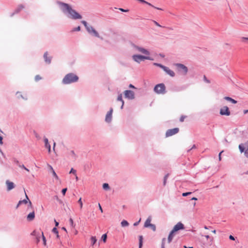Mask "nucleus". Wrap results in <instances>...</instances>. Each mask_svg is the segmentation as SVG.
<instances>
[{
  "instance_id": "1",
  "label": "nucleus",
  "mask_w": 248,
  "mask_h": 248,
  "mask_svg": "<svg viewBox=\"0 0 248 248\" xmlns=\"http://www.w3.org/2000/svg\"><path fill=\"white\" fill-rule=\"evenodd\" d=\"M56 3L58 5L62 13L68 18L77 20L82 18V16L75 9H73L71 5L69 4L60 0H56Z\"/></svg>"
},
{
  "instance_id": "2",
  "label": "nucleus",
  "mask_w": 248,
  "mask_h": 248,
  "mask_svg": "<svg viewBox=\"0 0 248 248\" xmlns=\"http://www.w3.org/2000/svg\"><path fill=\"white\" fill-rule=\"evenodd\" d=\"M78 77L73 73L66 74L63 78L62 83L64 85L70 84L77 82L78 80Z\"/></svg>"
},
{
  "instance_id": "3",
  "label": "nucleus",
  "mask_w": 248,
  "mask_h": 248,
  "mask_svg": "<svg viewBox=\"0 0 248 248\" xmlns=\"http://www.w3.org/2000/svg\"><path fill=\"white\" fill-rule=\"evenodd\" d=\"M132 59L135 62L140 63L141 62L145 60L153 61L154 59L152 57L148 56H143L140 54H135L132 56Z\"/></svg>"
},
{
  "instance_id": "4",
  "label": "nucleus",
  "mask_w": 248,
  "mask_h": 248,
  "mask_svg": "<svg viewBox=\"0 0 248 248\" xmlns=\"http://www.w3.org/2000/svg\"><path fill=\"white\" fill-rule=\"evenodd\" d=\"M154 91L157 94H164L166 92V87L163 83L158 84L155 86Z\"/></svg>"
},
{
  "instance_id": "5",
  "label": "nucleus",
  "mask_w": 248,
  "mask_h": 248,
  "mask_svg": "<svg viewBox=\"0 0 248 248\" xmlns=\"http://www.w3.org/2000/svg\"><path fill=\"white\" fill-rule=\"evenodd\" d=\"M178 71L184 75H186L188 72L187 67L184 64L182 63H177L175 64Z\"/></svg>"
},
{
  "instance_id": "6",
  "label": "nucleus",
  "mask_w": 248,
  "mask_h": 248,
  "mask_svg": "<svg viewBox=\"0 0 248 248\" xmlns=\"http://www.w3.org/2000/svg\"><path fill=\"white\" fill-rule=\"evenodd\" d=\"M87 31L89 33L90 35L101 38L102 39V37H100L98 32L94 29V28L91 25H90L87 29Z\"/></svg>"
},
{
  "instance_id": "7",
  "label": "nucleus",
  "mask_w": 248,
  "mask_h": 248,
  "mask_svg": "<svg viewBox=\"0 0 248 248\" xmlns=\"http://www.w3.org/2000/svg\"><path fill=\"white\" fill-rule=\"evenodd\" d=\"M132 46L134 48L136 49L139 52H140L144 54L147 55L148 56H149L148 55H149L150 54V52L148 50L145 49L143 47L135 45L134 44H132Z\"/></svg>"
},
{
  "instance_id": "8",
  "label": "nucleus",
  "mask_w": 248,
  "mask_h": 248,
  "mask_svg": "<svg viewBox=\"0 0 248 248\" xmlns=\"http://www.w3.org/2000/svg\"><path fill=\"white\" fill-rule=\"evenodd\" d=\"M219 113L221 115L230 116L231 112L227 106H224L220 109Z\"/></svg>"
},
{
  "instance_id": "9",
  "label": "nucleus",
  "mask_w": 248,
  "mask_h": 248,
  "mask_svg": "<svg viewBox=\"0 0 248 248\" xmlns=\"http://www.w3.org/2000/svg\"><path fill=\"white\" fill-rule=\"evenodd\" d=\"M124 96L125 98L132 100L135 98V93L133 91L131 90H126L124 92Z\"/></svg>"
},
{
  "instance_id": "10",
  "label": "nucleus",
  "mask_w": 248,
  "mask_h": 248,
  "mask_svg": "<svg viewBox=\"0 0 248 248\" xmlns=\"http://www.w3.org/2000/svg\"><path fill=\"white\" fill-rule=\"evenodd\" d=\"M179 131L178 128L168 129L166 132V137H168L177 134Z\"/></svg>"
},
{
  "instance_id": "11",
  "label": "nucleus",
  "mask_w": 248,
  "mask_h": 248,
  "mask_svg": "<svg viewBox=\"0 0 248 248\" xmlns=\"http://www.w3.org/2000/svg\"><path fill=\"white\" fill-rule=\"evenodd\" d=\"M184 225L182 222H179L173 227L172 230L175 232L178 231L184 230Z\"/></svg>"
},
{
  "instance_id": "12",
  "label": "nucleus",
  "mask_w": 248,
  "mask_h": 248,
  "mask_svg": "<svg viewBox=\"0 0 248 248\" xmlns=\"http://www.w3.org/2000/svg\"><path fill=\"white\" fill-rule=\"evenodd\" d=\"M112 112H113V108H110L109 110L107 112L106 117H105V121L107 123H110L112 121Z\"/></svg>"
},
{
  "instance_id": "13",
  "label": "nucleus",
  "mask_w": 248,
  "mask_h": 248,
  "mask_svg": "<svg viewBox=\"0 0 248 248\" xmlns=\"http://www.w3.org/2000/svg\"><path fill=\"white\" fill-rule=\"evenodd\" d=\"M48 52L46 51L44 53L43 58L45 62L47 64H50L51 62L52 57L48 56Z\"/></svg>"
},
{
  "instance_id": "14",
  "label": "nucleus",
  "mask_w": 248,
  "mask_h": 248,
  "mask_svg": "<svg viewBox=\"0 0 248 248\" xmlns=\"http://www.w3.org/2000/svg\"><path fill=\"white\" fill-rule=\"evenodd\" d=\"M25 8V6L23 4L19 5L15 9L13 13H11L10 16L11 17L13 16L15 14L19 13L22 9Z\"/></svg>"
},
{
  "instance_id": "15",
  "label": "nucleus",
  "mask_w": 248,
  "mask_h": 248,
  "mask_svg": "<svg viewBox=\"0 0 248 248\" xmlns=\"http://www.w3.org/2000/svg\"><path fill=\"white\" fill-rule=\"evenodd\" d=\"M6 184L7 185V189L8 191H10V190H12L15 186L14 183L12 182L9 181V180H7L6 181Z\"/></svg>"
},
{
  "instance_id": "16",
  "label": "nucleus",
  "mask_w": 248,
  "mask_h": 248,
  "mask_svg": "<svg viewBox=\"0 0 248 248\" xmlns=\"http://www.w3.org/2000/svg\"><path fill=\"white\" fill-rule=\"evenodd\" d=\"M25 195H26V199H24L23 200H20L17 204L16 205V209L18 208V207L22 204L24 203V204H27L28 203V200H29V199L28 197V196L27 195V194L25 193Z\"/></svg>"
},
{
  "instance_id": "17",
  "label": "nucleus",
  "mask_w": 248,
  "mask_h": 248,
  "mask_svg": "<svg viewBox=\"0 0 248 248\" xmlns=\"http://www.w3.org/2000/svg\"><path fill=\"white\" fill-rule=\"evenodd\" d=\"M35 218V213L33 211L32 212L29 213L27 216V220L28 221H32Z\"/></svg>"
},
{
  "instance_id": "18",
  "label": "nucleus",
  "mask_w": 248,
  "mask_h": 248,
  "mask_svg": "<svg viewBox=\"0 0 248 248\" xmlns=\"http://www.w3.org/2000/svg\"><path fill=\"white\" fill-rule=\"evenodd\" d=\"M44 140L45 142V146L48 149V152L50 153L51 151V146L48 142V140L46 137H44Z\"/></svg>"
},
{
  "instance_id": "19",
  "label": "nucleus",
  "mask_w": 248,
  "mask_h": 248,
  "mask_svg": "<svg viewBox=\"0 0 248 248\" xmlns=\"http://www.w3.org/2000/svg\"><path fill=\"white\" fill-rule=\"evenodd\" d=\"M164 71H165L168 75H169L171 77H174L175 76L174 72L173 71L170 69L168 67H166Z\"/></svg>"
},
{
  "instance_id": "20",
  "label": "nucleus",
  "mask_w": 248,
  "mask_h": 248,
  "mask_svg": "<svg viewBox=\"0 0 248 248\" xmlns=\"http://www.w3.org/2000/svg\"><path fill=\"white\" fill-rule=\"evenodd\" d=\"M151 217H149L144 223V227L145 228L149 227L151 225V224H152V223H151Z\"/></svg>"
},
{
  "instance_id": "21",
  "label": "nucleus",
  "mask_w": 248,
  "mask_h": 248,
  "mask_svg": "<svg viewBox=\"0 0 248 248\" xmlns=\"http://www.w3.org/2000/svg\"><path fill=\"white\" fill-rule=\"evenodd\" d=\"M16 95L17 98L18 99L22 98V99H23L24 100H27L28 99L27 97L26 96H23L21 94V92H17L16 93Z\"/></svg>"
},
{
  "instance_id": "22",
  "label": "nucleus",
  "mask_w": 248,
  "mask_h": 248,
  "mask_svg": "<svg viewBox=\"0 0 248 248\" xmlns=\"http://www.w3.org/2000/svg\"><path fill=\"white\" fill-rule=\"evenodd\" d=\"M174 233L175 232H174L172 230L170 232L168 238V241L169 243H170L172 241V238L174 235Z\"/></svg>"
},
{
  "instance_id": "23",
  "label": "nucleus",
  "mask_w": 248,
  "mask_h": 248,
  "mask_svg": "<svg viewBox=\"0 0 248 248\" xmlns=\"http://www.w3.org/2000/svg\"><path fill=\"white\" fill-rule=\"evenodd\" d=\"M224 99L227 100V101H230L231 102H232V104H236L237 103V101L233 99V98L230 97H229V96H226L224 98Z\"/></svg>"
},
{
  "instance_id": "24",
  "label": "nucleus",
  "mask_w": 248,
  "mask_h": 248,
  "mask_svg": "<svg viewBox=\"0 0 248 248\" xmlns=\"http://www.w3.org/2000/svg\"><path fill=\"white\" fill-rule=\"evenodd\" d=\"M143 236L142 235H140L139 237V248H142L143 246Z\"/></svg>"
},
{
  "instance_id": "25",
  "label": "nucleus",
  "mask_w": 248,
  "mask_h": 248,
  "mask_svg": "<svg viewBox=\"0 0 248 248\" xmlns=\"http://www.w3.org/2000/svg\"><path fill=\"white\" fill-rule=\"evenodd\" d=\"M169 175H170V174L167 173L164 176V177L163 178V186H165L166 185L168 177H169Z\"/></svg>"
},
{
  "instance_id": "26",
  "label": "nucleus",
  "mask_w": 248,
  "mask_h": 248,
  "mask_svg": "<svg viewBox=\"0 0 248 248\" xmlns=\"http://www.w3.org/2000/svg\"><path fill=\"white\" fill-rule=\"evenodd\" d=\"M121 225L122 227H127L129 226V223L128 222V221L127 220L124 219L121 222Z\"/></svg>"
},
{
  "instance_id": "27",
  "label": "nucleus",
  "mask_w": 248,
  "mask_h": 248,
  "mask_svg": "<svg viewBox=\"0 0 248 248\" xmlns=\"http://www.w3.org/2000/svg\"><path fill=\"white\" fill-rule=\"evenodd\" d=\"M92 245L93 246L97 242V239L95 236H92L91 238Z\"/></svg>"
},
{
  "instance_id": "28",
  "label": "nucleus",
  "mask_w": 248,
  "mask_h": 248,
  "mask_svg": "<svg viewBox=\"0 0 248 248\" xmlns=\"http://www.w3.org/2000/svg\"><path fill=\"white\" fill-rule=\"evenodd\" d=\"M239 150H240V152L242 153H243L245 150V147H244V145L242 143L240 144L239 145Z\"/></svg>"
},
{
  "instance_id": "29",
  "label": "nucleus",
  "mask_w": 248,
  "mask_h": 248,
  "mask_svg": "<svg viewBox=\"0 0 248 248\" xmlns=\"http://www.w3.org/2000/svg\"><path fill=\"white\" fill-rule=\"evenodd\" d=\"M103 188L105 190H108L110 189V187L108 183H104L103 184Z\"/></svg>"
},
{
  "instance_id": "30",
  "label": "nucleus",
  "mask_w": 248,
  "mask_h": 248,
  "mask_svg": "<svg viewBox=\"0 0 248 248\" xmlns=\"http://www.w3.org/2000/svg\"><path fill=\"white\" fill-rule=\"evenodd\" d=\"M154 65H155V66H157L161 68H162L163 70H164V69L166 68V66L160 64V63H154Z\"/></svg>"
},
{
  "instance_id": "31",
  "label": "nucleus",
  "mask_w": 248,
  "mask_h": 248,
  "mask_svg": "<svg viewBox=\"0 0 248 248\" xmlns=\"http://www.w3.org/2000/svg\"><path fill=\"white\" fill-rule=\"evenodd\" d=\"M144 3V4H147V5H149V6H150L152 7H154V8L156 9H157V10H163V9L160 8H158V7H155V6H154L153 5H152L151 3H150L146 1V2H145V3Z\"/></svg>"
},
{
  "instance_id": "32",
  "label": "nucleus",
  "mask_w": 248,
  "mask_h": 248,
  "mask_svg": "<svg viewBox=\"0 0 248 248\" xmlns=\"http://www.w3.org/2000/svg\"><path fill=\"white\" fill-rule=\"evenodd\" d=\"M70 155L72 156L74 160H76L77 158V155L75 154L74 151L73 150H72L70 152Z\"/></svg>"
},
{
  "instance_id": "33",
  "label": "nucleus",
  "mask_w": 248,
  "mask_h": 248,
  "mask_svg": "<svg viewBox=\"0 0 248 248\" xmlns=\"http://www.w3.org/2000/svg\"><path fill=\"white\" fill-rule=\"evenodd\" d=\"M107 239V233L103 234L101 237V240L103 241L104 243H105V242H106Z\"/></svg>"
},
{
  "instance_id": "34",
  "label": "nucleus",
  "mask_w": 248,
  "mask_h": 248,
  "mask_svg": "<svg viewBox=\"0 0 248 248\" xmlns=\"http://www.w3.org/2000/svg\"><path fill=\"white\" fill-rule=\"evenodd\" d=\"M241 39L242 42L248 44V37H241Z\"/></svg>"
},
{
  "instance_id": "35",
  "label": "nucleus",
  "mask_w": 248,
  "mask_h": 248,
  "mask_svg": "<svg viewBox=\"0 0 248 248\" xmlns=\"http://www.w3.org/2000/svg\"><path fill=\"white\" fill-rule=\"evenodd\" d=\"M81 23H82V24H83V25L84 26V27H85V28L86 30V29H87V28H88L90 26V25H89V24H88V23H87L86 21H85V20H82V21H81Z\"/></svg>"
},
{
  "instance_id": "36",
  "label": "nucleus",
  "mask_w": 248,
  "mask_h": 248,
  "mask_svg": "<svg viewBox=\"0 0 248 248\" xmlns=\"http://www.w3.org/2000/svg\"><path fill=\"white\" fill-rule=\"evenodd\" d=\"M69 222H70V226L74 228L75 227V224L74 223V221H73V220L72 218H70L69 219Z\"/></svg>"
},
{
  "instance_id": "37",
  "label": "nucleus",
  "mask_w": 248,
  "mask_h": 248,
  "mask_svg": "<svg viewBox=\"0 0 248 248\" xmlns=\"http://www.w3.org/2000/svg\"><path fill=\"white\" fill-rule=\"evenodd\" d=\"M151 229L154 231L155 232L156 231V226L155 224H151L150 227Z\"/></svg>"
},
{
  "instance_id": "38",
  "label": "nucleus",
  "mask_w": 248,
  "mask_h": 248,
  "mask_svg": "<svg viewBox=\"0 0 248 248\" xmlns=\"http://www.w3.org/2000/svg\"><path fill=\"white\" fill-rule=\"evenodd\" d=\"M117 100L119 101H121L122 102H123V101H124V100H123L122 94H120L118 95V98H117Z\"/></svg>"
},
{
  "instance_id": "39",
  "label": "nucleus",
  "mask_w": 248,
  "mask_h": 248,
  "mask_svg": "<svg viewBox=\"0 0 248 248\" xmlns=\"http://www.w3.org/2000/svg\"><path fill=\"white\" fill-rule=\"evenodd\" d=\"M78 203L80 205V209H81L82 208V206H83V203H82V201H81V198H79V199L78 200Z\"/></svg>"
},
{
  "instance_id": "40",
  "label": "nucleus",
  "mask_w": 248,
  "mask_h": 248,
  "mask_svg": "<svg viewBox=\"0 0 248 248\" xmlns=\"http://www.w3.org/2000/svg\"><path fill=\"white\" fill-rule=\"evenodd\" d=\"M34 79L36 81H38L39 80L41 79L42 78L39 75H37L35 76Z\"/></svg>"
},
{
  "instance_id": "41",
  "label": "nucleus",
  "mask_w": 248,
  "mask_h": 248,
  "mask_svg": "<svg viewBox=\"0 0 248 248\" xmlns=\"http://www.w3.org/2000/svg\"><path fill=\"white\" fill-rule=\"evenodd\" d=\"M52 232L56 234H58V233H59V232L56 227L53 228Z\"/></svg>"
},
{
  "instance_id": "42",
  "label": "nucleus",
  "mask_w": 248,
  "mask_h": 248,
  "mask_svg": "<svg viewBox=\"0 0 248 248\" xmlns=\"http://www.w3.org/2000/svg\"><path fill=\"white\" fill-rule=\"evenodd\" d=\"M192 193L191 192H184L182 193V196L183 197H186L188 195H190Z\"/></svg>"
},
{
  "instance_id": "43",
  "label": "nucleus",
  "mask_w": 248,
  "mask_h": 248,
  "mask_svg": "<svg viewBox=\"0 0 248 248\" xmlns=\"http://www.w3.org/2000/svg\"><path fill=\"white\" fill-rule=\"evenodd\" d=\"M80 26H78L76 28H75L73 29V31H80Z\"/></svg>"
},
{
  "instance_id": "44",
  "label": "nucleus",
  "mask_w": 248,
  "mask_h": 248,
  "mask_svg": "<svg viewBox=\"0 0 248 248\" xmlns=\"http://www.w3.org/2000/svg\"><path fill=\"white\" fill-rule=\"evenodd\" d=\"M52 172V174H53V176L57 179H59V177L57 175V174H56V173L55 172V171H54V170H53V171Z\"/></svg>"
},
{
  "instance_id": "45",
  "label": "nucleus",
  "mask_w": 248,
  "mask_h": 248,
  "mask_svg": "<svg viewBox=\"0 0 248 248\" xmlns=\"http://www.w3.org/2000/svg\"><path fill=\"white\" fill-rule=\"evenodd\" d=\"M19 167L21 168H22L24 170H26L28 171H29V170L24 165H19Z\"/></svg>"
},
{
  "instance_id": "46",
  "label": "nucleus",
  "mask_w": 248,
  "mask_h": 248,
  "mask_svg": "<svg viewBox=\"0 0 248 248\" xmlns=\"http://www.w3.org/2000/svg\"><path fill=\"white\" fill-rule=\"evenodd\" d=\"M67 190V188H63L62 189V193L63 195H65Z\"/></svg>"
},
{
  "instance_id": "47",
  "label": "nucleus",
  "mask_w": 248,
  "mask_h": 248,
  "mask_svg": "<svg viewBox=\"0 0 248 248\" xmlns=\"http://www.w3.org/2000/svg\"><path fill=\"white\" fill-rule=\"evenodd\" d=\"M70 173H73L74 174H76V170L74 169L73 168H72L69 172Z\"/></svg>"
},
{
  "instance_id": "48",
  "label": "nucleus",
  "mask_w": 248,
  "mask_h": 248,
  "mask_svg": "<svg viewBox=\"0 0 248 248\" xmlns=\"http://www.w3.org/2000/svg\"><path fill=\"white\" fill-rule=\"evenodd\" d=\"M29 201V204H28V209L29 208H33L31 202L29 200H28V202Z\"/></svg>"
},
{
  "instance_id": "49",
  "label": "nucleus",
  "mask_w": 248,
  "mask_h": 248,
  "mask_svg": "<svg viewBox=\"0 0 248 248\" xmlns=\"http://www.w3.org/2000/svg\"><path fill=\"white\" fill-rule=\"evenodd\" d=\"M42 236H43V241L44 245H46V239L45 237L44 236L43 232H42Z\"/></svg>"
},
{
  "instance_id": "50",
  "label": "nucleus",
  "mask_w": 248,
  "mask_h": 248,
  "mask_svg": "<svg viewBox=\"0 0 248 248\" xmlns=\"http://www.w3.org/2000/svg\"><path fill=\"white\" fill-rule=\"evenodd\" d=\"M14 162H15L16 165L17 166H18L19 167V165H20L21 164H20V163H19L18 160H17L16 159H15L14 160Z\"/></svg>"
},
{
  "instance_id": "51",
  "label": "nucleus",
  "mask_w": 248,
  "mask_h": 248,
  "mask_svg": "<svg viewBox=\"0 0 248 248\" xmlns=\"http://www.w3.org/2000/svg\"><path fill=\"white\" fill-rule=\"evenodd\" d=\"M119 10L123 12H127L129 11L128 9H124L121 8H119Z\"/></svg>"
},
{
  "instance_id": "52",
  "label": "nucleus",
  "mask_w": 248,
  "mask_h": 248,
  "mask_svg": "<svg viewBox=\"0 0 248 248\" xmlns=\"http://www.w3.org/2000/svg\"><path fill=\"white\" fill-rule=\"evenodd\" d=\"M165 240V238H164L162 239V242L161 244V248H165V244H164V242Z\"/></svg>"
},
{
  "instance_id": "53",
  "label": "nucleus",
  "mask_w": 248,
  "mask_h": 248,
  "mask_svg": "<svg viewBox=\"0 0 248 248\" xmlns=\"http://www.w3.org/2000/svg\"><path fill=\"white\" fill-rule=\"evenodd\" d=\"M186 118L185 116H182L180 118V121L181 122H183L184 121L185 118Z\"/></svg>"
},
{
  "instance_id": "54",
  "label": "nucleus",
  "mask_w": 248,
  "mask_h": 248,
  "mask_svg": "<svg viewBox=\"0 0 248 248\" xmlns=\"http://www.w3.org/2000/svg\"><path fill=\"white\" fill-rule=\"evenodd\" d=\"M196 148V145H195V144H194V145L192 146V147L190 149H188V150H187V152H190V151H191V150H192V149H195Z\"/></svg>"
},
{
  "instance_id": "55",
  "label": "nucleus",
  "mask_w": 248,
  "mask_h": 248,
  "mask_svg": "<svg viewBox=\"0 0 248 248\" xmlns=\"http://www.w3.org/2000/svg\"><path fill=\"white\" fill-rule=\"evenodd\" d=\"M203 78H204V80L207 82V83H210V81L209 80H208L206 77H205V76H204V77H203Z\"/></svg>"
},
{
  "instance_id": "56",
  "label": "nucleus",
  "mask_w": 248,
  "mask_h": 248,
  "mask_svg": "<svg viewBox=\"0 0 248 248\" xmlns=\"http://www.w3.org/2000/svg\"><path fill=\"white\" fill-rule=\"evenodd\" d=\"M56 198L60 204H63V202L62 200H60L57 196H56Z\"/></svg>"
},
{
  "instance_id": "57",
  "label": "nucleus",
  "mask_w": 248,
  "mask_h": 248,
  "mask_svg": "<svg viewBox=\"0 0 248 248\" xmlns=\"http://www.w3.org/2000/svg\"><path fill=\"white\" fill-rule=\"evenodd\" d=\"M244 152V154H245V156H246L247 157H248V149H247L246 150H245Z\"/></svg>"
},
{
  "instance_id": "58",
  "label": "nucleus",
  "mask_w": 248,
  "mask_h": 248,
  "mask_svg": "<svg viewBox=\"0 0 248 248\" xmlns=\"http://www.w3.org/2000/svg\"><path fill=\"white\" fill-rule=\"evenodd\" d=\"M140 219L138 221H137V222H135V223H134L133 225H134V226H138V225H139V223H140Z\"/></svg>"
},
{
  "instance_id": "59",
  "label": "nucleus",
  "mask_w": 248,
  "mask_h": 248,
  "mask_svg": "<svg viewBox=\"0 0 248 248\" xmlns=\"http://www.w3.org/2000/svg\"><path fill=\"white\" fill-rule=\"evenodd\" d=\"M223 151H222L221 152H220L218 155V159L219 161H220L221 160V154H222V153H223Z\"/></svg>"
},
{
  "instance_id": "60",
  "label": "nucleus",
  "mask_w": 248,
  "mask_h": 248,
  "mask_svg": "<svg viewBox=\"0 0 248 248\" xmlns=\"http://www.w3.org/2000/svg\"><path fill=\"white\" fill-rule=\"evenodd\" d=\"M229 239L231 240H235V238L234 236H233L232 235H230L229 236Z\"/></svg>"
},
{
  "instance_id": "61",
  "label": "nucleus",
  "mask_w": 248,
  "mask_h": 248,
  "mask_svg": "<svg viewBox=\"0 0 248 248\" xmlns=\"http://www.w3.org/2000/svg\"><path fill=\"white\" fill-rule=\"evenodd\" d=\"M154 23L157 26L162 27V26H161L158 22H157L155 21H154Z\"/></svg>"
},
{
  "instance_id": "62",
  "label": "nucleus",
  "mask_w": 248,
  "mask_h": 248,
  "mask_svg": "<svg viewBox=\"0 0 248 248\" xmlns=\"http://www.w3.org/2000/svg\"><path fill=\"white\" fill-rule=\"evenodd\" d=\"M98 206H99V210H100V211L101 212V213H102L103 211V209L100 205V204L99 203H98Z\"/></svg>"
},
{
  "instance_id": "63",
  "label": "nucleus",
  "mask_w": 248,
  "mask_h": 248,
  "mask_svg": "<svg viewBox=\"0 0 248 248\" xmlns=\"http://www.w3.org/2000/svg\"><path fill=\"white\" fill-rule=\"evenodd\" d=\"M129 87L130 88H132V89H136V87L132 84H130L129 85Z\"/></svg>"
},
{
  "instance_id": "64",
  "label": "nucleus",
  "mask_w": 248,
  "mask_h": 248,
  "mask_svg": "<svg viewBox=\"0 0 248 248\" xmlns=\"http://www.w3.org/2000/svg\"><path fill=\"white\" fill-rule=\"evenodd\" d=\"M3 137L1 136H0V144H2L3 143L2 142Z\"/></svg>"
}]
</instances>
